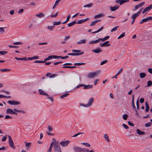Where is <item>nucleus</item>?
Wrapping results in <instances>:
<instances>
[{"instance_id": "obj_1", "label": "nucleus", "mask_w": 152, "mask_h": 152, "mask_svg": "<svg viewBox=\"0 0 152 152\" xmlns=\"http://www.w3.org/2000/svg\"><path fill=\"white\" fill-rule=\"evenodd\" d=\"M99 73V72L98 71L89 73L88 75V77L89 78H94L96 76L98 75Z\"/></svg>"}, {"instance_id": "obj_2", "label": "nucleus", "mask_w": 152, "mask_h": 152, "mask_svg": "<svg viewBox=\"0 0 152 152\" xmlns=\"http://www.w3.org/2000/svg\"><path fill=\"white\" fill-rule=\"evenodd\" d=\"M53 150L54 152H61L59 143H56L53 145Z\"/></svg>"}, {"instance_id": "obj_3", "label": "nucleus", "mask_w": 152, "mask_h": 152, "mask_svg": "<svg viewBox=\"0 0 152 152\" xmlns=\"http://www.w3.org/2000/svg\"><path fill=\"white\" fill-rule=\"evenodd\" d=\"M9 139V145L12 148L15 149V147L14 145L13 141L11 136L9 135H8Z\"/></svg>"}, {"instance_id": "obj_4", "label": "nucleus", "mask_w": 152, "mask_h": 152, "mask_svg": "<svg viewBox=\"0 0 152 152\" xmlns=\"http://www.w3.org/2000/svg\"><path fill=\"white\" fill-rule=\"evenodd\" d=\"M74 150L75 152L77 151L80 152H83L85 151V149L77 146H75L73 147Z\"/></svg>"}, {"instance_id": "obj_5", "label": "nucleus", "mask_w": 152, "mask_h": 152, "mask_svg": "<svg viewBox=\"0 0 152 152\" xmlns=\"http://www.w3.org/2000/svg\"><path fill=\"white\" fill-rule=\"evenodd\" d=\"M150 21H152V17H148L147 18L142 19V21L140 22V24H142L143 23L149 22Z\"/></svg>"}, {"instance_id": "obj_6", "label": "nucleus", "mask_w": 152, "mask_h": 152, "mask_svg": "<svg viewBox=\"0 0 152 152\" xmlns=\"http://www.w3.org/2000/svg\"><path fill=\"white\" fill-rule=\"evenodd\" d=\"M7 103L11 105H18L20 104V102L14 100H9L7 102Z\"/></svg>"}, {"instance_id": "obj_7", "label": "nucleus", "mask_w": 152, "mask_h": 152, "mask_svg": "<svg viewBox=\"0 0 152 152\" xmlns=\"http://www.w3.org/2000/svg\"><path fill=\"white\" fill-rule=\"evenodd\" d=\"M6 113H9L11 114H15L18 115V113L15 111H14L13 110L10 108L7 109L6 111Z\"/></svg>"}, {"instance_id": "obj_8", "label": "nucleus", "mask_w": 152, "mask_h": 152, "mask_svg": "<svg viewBox=\"0 0 152 152\" xmlns=\"http://www.w3.org/2000/svg\"><path fill=\"white\" fill-rule=\"evenodd\" d=\"M129 1V0H117L115 1V2L121 5L124 3L128 2Z\"/></svg>"}, {"instance_id": "obj_9", "label": "nucleus", "mask_w": 152, "mask_h": 152, "mask_svg": "<svg viewBox=\"0 0 152 152\" xmlns=\"http://www.w3.org/2000/svg\"><path fill=\"white\" fill-rule=\"evenodd\" d=\"M69 142V140L61 141L60 142V144L61 146L63 147H66L67 146Z\"/></svg>"}, {"instance_id": "obj_10", "label": "nucleus", "mask_w": 152, "mask_h": 152, "mask_svg": "<svg viewBox=\"0 0 152 152\" xmlns=\"http://www.w3.org/2000/svg\"><path fill=\"white\" fill-rule=\"evenodd\" d=\"M94 99L93 98H91L88 101L87 104H86V106L88 107L91 106L92 104Z\"/></svg>"}, {"instance_id": "obj_11", "label": "nucleus", "mask_w": 152, "mask_h": 152, "mask_svg": "<svg viewBox=\"0 0 152 152\" xmlns=\"http://www.w3.org/2000/svg\"><path fill=\"white\" fill-rule=\"evenodd\" d=\"M151 9H152V4H151V5L148 6V7H146L142 11V13L143 14H144L146 12L149 11Z\"/></svg>"}, {"instance_id": "obj_12", "label": "nucleus", "mask_w": 152, "mask_h": 152, "mask_svg": "<svg viewBox=\"0 0 152 152\" xmlns=\"http://www.w3.org/2000/svg\"><path fill=\"white\" fill-rule=\"evenodd\" d=\"M119 7V6L117 5L114 7L110 6V9L111 11H114L118 9Z\"/></svg>"}, {"instance_id": "obj_13", "label": "nucleus", "mask_w": 152, "mask_h": 152, "mask_svg": "<svg viewBox=\"0 0 152 152\" xmlns=\"http://www.w3.org/2000/svg\"><path fill=\"white\" fill-rule=\"evenodd\" d=\"M134 95H132V104L134 110L136 112V113H137V111L136 110L134 104Z\"/></svg>"}, {"instance_id": "obj_14", "label": "nucleus", "mask_w": 152, "mask_h": 152, "mask_svg": "<svg viewBox=\"0 0 152 152\" xmlns=\"http://www.w3.org/2000/svg\"><path fill=\"white\" fill-rule=\"evenodd\" d=\"M89 19V18H87L84 19L80 20H78L77 22H76V23L78 24H80L86 21L87 20H88Z\"/></svg>"}, {"instance_id": "obj_15", "label": "nucleus", "mask_w": 152, "mask_h": 152, "mask_svg": "<svg viewBox=\"0 0 152 152\" xmlns=\"http://www.w3.org/2000/svg\"><path fill=\"white\" fill-rule=\"evenodd\" d=\"M84 53L83 52H82L81 53H68L67 55L69 56H79L81 55L82 54H83Z\"/></svg>"}, {"instance_id": "obj_16", "label": "nucleus", "mask_w": 152, "mask_h": 152, "mask_svg": "<svg viewBox=\"0 0 152 152\" xmlns=\"http://www.w3.org/2000/svg\"><path fill=\"white\" fill-rule=\"evenodd\" d=\"M39 93L41 95H44L46 96H48V95L47 93L45 92L44 91L41 89H39L38 90Z\"/></svg>"}, {"instance_id": "obj_17", "label": "nucleus", "mask_w": 152, "mask_h": 152, "mask_svg": "<svg viewBox=\"0 0 152 152\" xmlns=\"http://www.w3.org/2000/svg\"><path fill=\"white\" fill-rule=\"evenodd\" d=\"M92 51L95 53H99L102 52V50L99 48H97L96 49L92 50Z\"/></svg>"}, {"instance_id": "obj_18", "label": "nucleus", "mask_w": 152, "mask_h": 152, "mask_svg": "<svg viewBox=\"0 0 152 152\" xmlns=\"http://www.w3.org/2000/svg\"><path fill=\"white\" fill-rule=\"evenodd\" d=\"M104 15L103 14H100L98 15H95L94 18L96 19V18H100L102 17H104Z\"/></svg>"}, {"instance_id": "obj_19", "label": "nucleus", "mask_w": 152, "mask_h": 152, "mask_svg": "<svg viewBox=\"0 0 152 152\" xmlns=\"http://www.w3.org/2000/svg\"><path fill=\"white\" fill-rule=\"evenodd\" d=\"M86 40L85 39H82L77 42V43L79 44H85L86 43Z\"/></svg>"}, {"instance_id": "obj_20", "label": "nucleus", "mask_w": 152, "mask_h": 152, "mask_svg": "<svg viewBox=\"0 0 152 152\" xmlns=\"http://www.w3.org/2000/svg\"><path fill=\"white\" fill-rule=\"evenodd\" d=\"M100 41L99 39L94 41H92L89 42V44H94Z\"/></svg>"}, {"instance_id": "obj_21", "label": "nucleus", "mask_w": 152, "mask_h": 152, "mask_svg": "<svg viewBox=\"0 0 152 152\" xmlns=\"http://www.w3.org/2000/svg\"><path fill=\"white\" fill-rule=\"evenodd\" d=\"M84 87L83 88L84 89H87L89 88H91L93 87L92 85H84V86H83Z\"/></svg>"}, {"instance_id": "obj_22", "label": "nucleus", "mask_w": 152, "mask_h": 152, "mask_svg": "<svg viewBox=\"0 0 152 152\" xmlns=\"http://www.w3.org/2000/svg\"><path fill=\"white\" fill-rule=\"evenodd\" d=\"M137 132L138 134L140 135H143L145 134L144 132L141 131L140 129H137Z\"/></svg>"}, {"instance_id": "obj_23", "label": "nucleus", "mask_w": 152, "mask_h": 152, "mask_svg": "<svg viewBox=\"0 0 152 152\" xmlns=\"http://www.w3.org/2000/svg\"><path fill=\"white\" fill-rule=\"evenodd\" d=\"M145 105L146 107L145 111L146 112H148L149 109V107L148 104L147 102H145Z\"/></svg>"}, {"instance_id": "obj_24", "label": "nucleus", "mask_w": 152, "mask_h": 152, "mask_svg": "<svg viewBox=\"0 0 152 152\" xmlns=\"http://www.w3.org/2000/svg\"><path fill=\"white\" fill-rule=\"evenodd\" d=\"M109 36H107L104 37L103 38H99V39L100 40V41H101L102 42H103L105 41L108 39L109 38Z\"/></svg>"}, {"instance_id": "obj_25", "label": "nucleus", "mask_w": 152, "mask_h": 152, "mask_svg": "<svg viewBox=\"0 0 152 152\" xmlns=\"http://www.w3.org/2000/svg\"><path fill=\"white\" fill-rule=\"evenodd\" d=\"M104 139L106 140L108 142H110L109 137L107 136V134H104Z\"/></svg>"}, {"instance_id": "obj_26", "label": "nucleus", "mask_w": 152, "mask_h": 152, "mask_svg": "<svg viewBox=\"0 0 152 152\" xmlns=\"http://www.w3.org/2000/svg\"><path fill=\"white\" fill-rule=\"evenodd\" d=\"M75 23H76V21L75 20L68 23V26L69 27H71L74 25Z\"/></svg>"}, {"instance_id": "obj_27", "label": "nucleus", "mask_w": 152, "mask_h": 152, "mask_svg": "<svg viewBox=\"0 0 152 152\" xmlns=\"http://www.w3.org/2000/svg\"><path fill=\"white\" fill-rule=\"evenodd\" d=\"M141 78H142L146 76V74L143 72L140 73L139 74Z\"/></svg>"}, {"instance_id": "obj_28", "label": "nucleus", "mask_w": 152, "mask_h": 152, "mask_svg": "<svg viewBox=\"0 0 152 152\" xmlns=\"http://www.w3.org/2000/svg\"><path fill=\"white\" fill-rule=\"evenodd\" d=\"M36 16L39 18H42L44 16V15L42 13H39L36 15Z\"/></svg>"}, {"instance_id": "obj_29", "label": "nucleus", "mask_w": 152, "mask_h": 152, "mask_svg": "<svg viewBox=\"0 0 152 152\" xmlns=\"http://www.w3.org/2000/svg\"><path fill=\"white\" fill-rule=\"evenodd\" d=\"M103 28H104V27H102L101 28H99L97 30V31H95L92 32V33L93 34H95V33H98V32L100 31H102L103 29Z\"/></svg>"}, {"instance_id": "obj_30", "label": "nucleus", "mask_w": 152, "mask_h": 152, "mask_svg": "<svg viewBox=\"0 0 152 152\" xmlns=\"http://www.w3.org/2000/svg\"><path fill=\"white\" fill-rule=\"evenodd\" d=\"M61 1V0H57L55 2V4L54 6L53 7V9H54L56 6H57L58 3L59 2Z\"/></svg>"}, {"instance_id": "obj_31", "label": "nucleus", "mask_w": 152, "mask_h": 152, "mask_svg": "<svg viewBox=\"0 0 152 152\" xmlns=\"http://www.w3.org/2000/svg\"><path fill=\"white\" fill-rule=\"evenodd\" d=\"M55 26H48L47 27L48 28L50 31H52L54 28Z\"/></svg>"}, {"instance_id": "obj_32", "label": "nucleus", "mask_w": 152, "mask_h": 152, "mask_svg": "<svg viewBox=\"0 0 152 152\" xmlns=\"http://www.w3.org/2000/svg\"><path fill=\"white\" fill-rule=\"evenodd\" d=\"M14 111L16 112L21 113H25V112L24 111L18 110L15 109H14Z\"/></svg>"}, {"instance_id": "obj_33", "label": "nucleus", "mask_w": 152, "mask_h": 152, "mask_svg": "<svg viewBox=\"0 0 152 152\" xmlns=\"http://www.w3.org/2000/svg\"><path fill=\"white\" fill-rule=\"evenodd\" d=\"M138 16V15L137 13H136L135 14H134L132 15V16L131 17V18L132 19H135V18Z\"/></svg>"}, {"instance_id": "obj_34", "label": "nucleus", "mask_w": 152, "mask_h": 152, "mask_svg": "<svg viewBox=\"0 0 152 152\" xmlns=\"http://www.w3.org/2000/svg\"><path fill=\"white\" fill-rule=\"evenodd\" d=\"M52 56H49L48 58H45V59L43 61H44V63L47 60L52 59Z\"/></svg>"}, {"instance_id": "obj_35", "label": "nucleus", "mask_w": 152, "mask_h": 152, "mask_svg": "<svg viewBox=\"0 0 152 152\" xmlns=\"http://www.w3.org/2000/svg\"><path fill=\"white\" fill-rule=\"evenodd\" d=\"M70 17V15H69L67 18L66 19V21L63 23H62V24H65L67 22H68L69 19Z\"/></svg>"}, {"instance_id": "obj_36", "label": "nucleus", "mask_w": 152, "mask_h": 152, "mask_svg": "<svg viewBox=\"0 0 152 152\" xmlns=\"http://www.w3.org/2000/svg\"><path fill=\"white\" fill-rule=\"evenodd\" d=\"M109 43V41H106L105 42H104V43H103L105 47H107V46H110V44H108Z\"/></svg>"}, {"instance_id": "obj_37", "label": "nucleus", "mask_w": 152, "mask_h": 152, "mask_svg": "<svg viewBox=\"0 0 152 152\" xmlns=\"http://www.w3.org/2000/svg\"><path fill=\"white\" fill-rule=\"evenodd\" d=\"M93 5V4L91 3H90L89 4H86L84 6V7H90Z\"/></svg>"}, {"instance_id": "obj_38", "label": "nucleus", "mask_w": 152, "mask_h": 152, "mask_svg": "<svg viewBox=\"0 0 152 152\" xmlns=\"http://www.w3.org/2000/svg\"><path fill=\"white\" fill-rule=\"evenodd\" d=\"M128 117V115L126 114L124 115L123 116V118L124 120H126Z\"/></svg>"}, {"instance_id": "obj_39", "label": "nucleus", "mask_w": 152, "mask_h": 152, "mask_svg": "<svg viewBox=\"0 0 152 152\" xmlns=\"http://www.w3.org/2000/svg\"><path fill=\"white\" fill-rule=\"evenodd\" d=\"M125 35V33L124 32L122 34H121L118 37V39H119L121 38L124 37Z\"/></svg>"}, {"instance_id": "obj_40", "label": "nucleus", "mask_w": 152, "mask_h": 152, "mask_svg": "<svg viewBox=\"0 0 152 152\" xmlns=\"http://www.w3.org/2000/svg\"><path fill=\"white\" fill-rule=\"evenodd\" d=\"M68 95V94H64L63 95H61L60 96V98L62 99H63L64 98L66 97Z\"/></svg>"}, {"instance_id": "obj_41", "label": "nucleus", "mask_w": 152, "mask_h": 152, "mask_svg": "<svg viewBox=\"0 0 152 152\" xmlns=\"http://www.w3.org/2000/svg\"><path fill=\"white\" fill-rule=\"evenodd\" d=\"M81 50H72V52H75V53H81Z\"/></svg>"}, {"instance_id": "obj_42", "label": "nucleus", "mask_w": 152, "mask_h": 152, "mask_svg": "<svg viewBox=\"0 0 152 152\" xmlns=\"http://www.w3.org/2000/svg\"><path fill=\"white\" fill-rule=\"evenodd\" d=\"M152 85V82L151 80L148 81L147 86L148 87L151 86Z\"/></svg>"}, {"instance_id": "obj_43", "label": "nucleus", "mask_w": 152, "mask_h": 152, "mask_svg": "<svg viewBox=\"0 0 152 152\" xmlns=\"http://www.w3.org/2000/svg\"><path fill=\"white\" fill-rule=\"evenodd\" d=\"M34 63H44V61H43L36 60L34 62Z\"/></svg>"}, {"instance_id": "obj_44", "label": "nucleus", "mask_w": 152, "mask_h": 152, "mask_svg": "<svg viewBox=\"0 0 152 152\" xmlns=\"http://www.w3.org/2000/svg\"><path fill=\"white\" fill-rule=\"evenodd\" d=\"M7 53V52L6 51H0V54L4 55Z\"/></svg>"}, {"instance_id": "obj_45", "label": "nucleus", "mask_w": 152, "mask_h": 152, "mask_svg": "<svg viewBox=\"0 0 152 152\" xmlns=\"http://www.w3.org/2000/svg\"><path fill=\"white\" fill-rule=\"evenodd\" d=\"M61 22L60 21H58L57 22H53V25H58L60 24Z\"/></svg>"}, {"instance_id": "obj_46", "label": "nucleus", "mask_w": 152, "mask_h": 152, "mask_svg": "<svg viewBox=\"0 0 152 152\" xmlns=\"http://www.w3.org/2000/svg\"><path fill=\"white\" fill-rule=\"evenodd\" d=\"M119 27L118 26H116L114 28H113L111 31V32H113L114 31H116L117 30V29Z\"/></svg>"}, {"instance_id": "obj_47", "label": "nucleus", "mask_w": 152, "mask_h": 152, "mask_svg": "<svg viewBox=\"0 0 152 152\" xmlns=\"http://www.w3.org/2000/svg\"><path fill=\"white\" fill-rule=\"evenodd\" d=\"M0 71L1 72H5L10 71V69H0Z\"/></svg>"}, {"instance_id": "obj_48", "label": "nucleus", "mask_w": 152, "mask_h": 152, "mask_svg": "<svg viewBox=\"0 0 152 152\" xmlns=\"http://www.w3.org/2000/svg\"><path fill=\"white\" fill-rule=\"evenodd\" d=\"M85 63H75L74 64L75 66H80L82 65L85 64Z\"/></svg>"}, {"instance_id": "obj_49", "label": "nucleus", "mask_w": 152, "mask_h": 152, "mask_svg": "<svg viewBox=\"0 0 152 152\" xmlns=\"http://www.w3.org/2000/svg\"><path fill=\"white\" fill-rule=\"evenodd\" d=\"M48 129L50 132H51L53 130V128L50 125L48 126Z\"/></svg>"}, {"instance_id": "obj_50", "label": "nucleus", "mask_w": 152, "mask_h": 152, "mask_svg": "<svg viewBox=\"0 0 152 152\" xmlns=\"http://www.w3.org/2000/svg\"><path fill=\"white\" fill-rule=\"evenodd\" d=\"M145 4V2H143L142 3H140L139 4L137 5V6H138L139 8L142 7V6L144 4Z\"/></svg>"}, {"instance_id": "obj_51", "label": "nucleus", "mask_w": 152, "mask_h": 152, "mask_svg": "<svg viewBox=\"0 0 152 152\" xmlns=\"http://www.w3.org/2000/svg\"><path fill=\"white\" fill-rule=\"evenodd\" d=\"M123 71V68H121L119 69V70L118 72L116 74V76H118L119 74H120Z\"/></svg>"}, {"instance_id": "obj_52", "label": "nucleus", "mask_w": 152, "mask_h": 152, "mask_svg": "<svg viewBox=\"0 0 152 152\" xmlns=\"http://www.w3.org/2000/svg\"><path fill=\"white\" fill-rule=\"evenodd\" d=\"M96 22L95 21H93V22H92L91 23V24L90 25V26H95L96 24Z\"/></svg>"}, {"instance_id": "obj_53", "label": "nucleus", "mask_w": 152, "mask_h": 152, "mask_svg": "<svg viewBox=\"0 0 152 152\" xmlns=\"http://www.w3.org/2000/svg\"><path fill=\"white\" fill-rule=\"evenodd\" d=\"M82 144L84 145H86L87 147H90V145L87 142H83L82 143Z\"/></svg>"}, {"instance_id": "obj_54", "label": "nucleus", "mask_w": 152, "mask_h": 152, "mask_svg": "<svg viewBox=\"0 0 152 152\" xmlns=\"http://www.w3.org/2000/svg\"><path fill=\"white\" fill-rule=\"evenodd\" d=\"M52 58H60V56H54V55H52Z\"/></svg>"}, {"instance_id": "obj_55", "label": "nucleus", "mask_w": 152, "mask_h": 152, "mask_svg": "<svg viewBox=\"0 0 152 152\" xmlns=\"http://www.w3.org/2000/svg\"><path fill=\"white\" fill-rule=\"evenodd\" d=\"M152 124V123L151 122L145 124V126L146 127H150L151 126Z\"/></svg>"}, {"instance_id": "obj_56", "label": "nucleus", "mask_w": 152, "mask_h": 152, "mask_svg": "<svg viewBox=\"0 0 152 152\" xmlns=\"http://www.w3.org/2000/svg\"><path fill=\"white\" fill-rule=\"evenodd\" d=\"M57 76V75L56 74H52L51 75H50L49 77L50 78H54L55 77H56Z\"/></svg>"}, {"instance_id": "obj_57", "label": "nucleus", "mask_w": 152, "mask_h": 152, "mask_svg": "<svg viewBox=\"0 0 152 152\" xmlns=\"http://www.w3.org/2000/svg\"><path fill=\"white\" fill-rule=\"evenodd\" d=\"M22 44V43L21 42H14L13 43V44L15 45H21Z\"/></svg>"}, {"instance_id": "obj_58", "label": "nucleus", "mask_w": 152, "mask_h": 152, "mask_svg": "<svg viewBox=\"0 0 152 152\" xmlns=\"http://www.w3.org/2000/svg\"><path fill=\"white\" fill-rule=\"evenodd\" d=\"M136 104H137V110H139V103L138 101V100H137V102H136Z\"/></svg>"}, {"instance_id": "obj_59", "label": "nucleus", "mask_w": 152, "mask_h": 152, "mask_svg": "<svg viewBox=\"0 0 152 152\" xmlns=\"http://www.w3.org/2000/svg\"><path fill=\"white\" fill-rule=\"evenodd\" d=\"M83 133H83V132H79V133H77V134H75L74 135H73V137H77V136H78V135H79L81 134H83Z\"/></svg>"}, {"instance_id": "obj_60", "label": "nucleus", "mask_w": 152, "mask_h": 152, "mask_svg": "<svg viewBox=\"0 0 152 152\" xmlns=\"http://www.w3.org/2000/svg\"><path fill=\"white\" fill-rule=\"evenodd\" d=\"M107 62V60L104 61L101 63L100 65H103V64H105Z\"/></svg>"}, {"instance_id": "obj_61", "label": "nucleus", "mask_w": 152, "mask_h": 152, "mask_svg": "<svg viewBox=\"0 0 152 152\" xmlns=\"http://www.w3.org/2000/svg\"><path fill=\"white\" fill-rule=\"evenodd\" d=\"M0 32L2 34L4 32V30L3 28L0 27Z\"/></svg>"}, {"instance_id": "obj_62", "label": "nucleus", "mask_w": 152, "mask_h": 152, "mask_svg": "<svg viewBox=\"0 0 152 152\" xmlns=\"http://www.w3.org/2000/svg\"><path fill=\"white\" fill-rule=\"evenodd\" d=\"M25 143H26V146L27 147H29L31 145V143L30 142L27 143L25 142Z\"/></svg>"}, {"instance_id": "obj_63", "label": "nucleus", "mask_w": 152, "mask_h": 152, "mask_svg": "<svg viewBox=\"0 0 152 152\" xmlns=\"http://www.w3.org/2000/svg\"><path fill=\"white\" fill-rule=\"evenodd\" d=\"M58 12H57L56 13L54 14H53L51 15L50 17H56L57 16L58 14Z\"/></svg>"}, {"instance_id": "obj_64", "label": "nucleus", "mask_w": 152, "mask_h": 152, "mask_svg": "<svg viewBox=\"0 0 152 152\" xmlns=\"http://www.w3.org/2000/svg\"><path fill=\"white\" fill-rule=\"evenodd\" d=\"M122 126H123V127L126 129H127L129 128V127L127 126V125H126L124 124H122Z\"/></svg>"}]
</instances>
